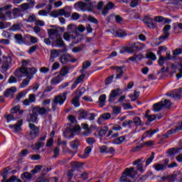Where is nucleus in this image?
Returning a JSON list of instances; mask_svg holds the SVG:
<instances>
[{
	"label": "nucleus",
	"instance_id": "20e7f679",
	"mask_svg": "<svg viewBox=\"0 0 182 182\" xmlns=\"http://www.w3.org/2000/svg\"><path fill=\"white\" fill-rule=\"evenodd\" d=\"M86 92V89L85 87H82L80 90H77L74 92L75 94V97L73 98L71 103L75 106V107H79L80 106V102L79 100L80 97L83 95V93Z\"/></svg>",
	"mask_w": 182,
	"mask_h": 182
},
{
	"label": "nucleus",
	"instance_id": "393cba45",
	"mask_svg": "<svg viewBox=\"0 0 182 182\" xmlns=\"http://www.w3.org/2000/svg\"><path fill=\"white\" fill-rule=\"evenodd\" d=\"M14 40L16 43H18V45H22V43L25 42L23 36H22V34L19 33L14 35Z\"/></svg>",
	"mask_w": 182,
	"mask_h": 182
},
{
	"label": "nucleus",
	"instance_id": "69168bd1",
	"mask_svg": "<svg viewBox=\"0 0 182 182\" xmlns=\"http://www.w3.org/2000/svg\"><path fill=\"white\" fill-rule=\"evenodd\" d=\"M86 141L87 144L92 146V144H95V143H96V139H95L94 137H88L86 139Z\"/></svg>",
	"mask_w": 182,
	"mask_h": 182
},
{
	"label": "nucleus",
	"instance_id": "09e8293b",
	"mask_svg": "<svg viewBox=\"0 0 182 182\" xmlns=\"http://www.w3.org/2000/svg\"><path fill=\"white\" fill-rule=\"evenodd\" d=\"M120 112H122V107L117 106L112 107V113L114 114H120Z\"/></svg>",
	"mask_w": 182,
	"mask_h": 182
},
{
	"label": "nucleus",
	"instance_id": "f704fd0d",
	"mask_svg": "<svg viewBox=\"0 0 182 182\" xmlns=\"http://www.w3.org/2000/svg\"><path fill=\"white\" fill-rule=\"evenodd\" d=\"M180 150L181 149L178 148H172L168 149L167 153L169 156H176V154H178V153H180Z\"/></svg>",
	"mask_w": 182,
	"mask_h": 182
},
{
	"label": "nucleus",
	"instance_id": "338daca9",
	"mask_svg": "<svg viewBox=\"0 0 182 182\" xmlns=\"http://www.w3.org/2000/svg\"><path fill=\"white\" fill-rule=\"evenodd\" d=\"M165 60H166V57H164L163 55L159 56V58L158 60V63L159 66H163V65H164Z\"/></svg>",
	"mask_w": 182,
	"mask_h": 182
},
{
	"label": "nucleus",
	"instance_id": "f03ea898",
	"mask_svg": "<svg viewBox=\"0 0 182 182\" xmlns=\"http://www.w3.org/2000/svg\"><path fill=\"white\" fill-rule=\"evenodd\" d=\"M50 112H51V110L49 107H41L40 106H36L33 108L32 113L30 114L28 122H31L32 123H36L38 114H40L41 116H45L46 113H49Z\"/></svg>",
	"mask_w": 182,
	"mask_h": 182
},
{
	"label": "nucleus",
	"instance_id": "774afa93",
	"mask_svg": "<svg viewBox=\"0 0 182 182\" xmlns=\"http://www.w3.org/2000/svg\"><path fill=\"white\" fill-rule=\"evenodd\" d=\"M176 178H177L176 174L168 175V180L169 182H174L176 181Z\"/></svg>",
	"mask_w": 182,
	"mask_h": 182
},
{
	"label": "nucleus",
	"instance_id": "49530a36",
	"mask_svg": "<svg viewBox=\"0 0 182 182\" xmlns=\"http://www.w3.org/2000/svg\"><path fill=\"white\" fill-rule=\"evenodd\" d=\"M83 48H85V45L83 44L77 47H74L73 48V52L74 53H79V52H82V50H83Z\"/></svg>",
	"mask_w": 182,
	"mask_h": 182
},
{
	"label": "nucleus",
	"instance_id": "7c9ffc66",
	"mask_svg": "<svg viewBox=\"0 0 182 182\" xmlns=\"http://www.w3.org/2000/svg\"><path fill=\"white\" fill-rule=\"evenodd\" d=\"M153 168H154L156 171H163V170H166V166L163 164H154Z\"/></svg>",
	"mask_w": 182,
	"mask_h": 182
},
{
	"label": "nucleus",
	"instance_id": "de8ad7c7",
	"mask_svg": "<svg viewBox=\"0 0 182 182\" xmlns=\"http://www.w3.org/2000/svg\"><path fill=\"white\" fill-rule=\"evenodd\" d=\"M53 156H52L53 159H56L58 158V156H59L60 153V148L58 146H55L53 149Z\"/></svg>",
	"mask_w": 182,
	"mask_h": 182
},
{
	"label": "nucleus",
	"instance_id": "0e129e2a",
	"mask_svg": "<svg viewBox=\"0 0 182 182\" xmlns=\"http://www.w3.org/2000/svg\"><path fill=\"white\" fill-rule=\"evenodd\" d=\"M163 107H166V109H170L171 107V102L168 100H165L164 102H163Z\"/></svg>",
	"mask_w": 182,
	"mask_h": 182
},
{
	"label": "nucleus",
	"instance_id": "473e14b6",
	"mask_svg": "<svg viewBox=\"0 0 182 182\" xmlns=\"http://www.w3.org/2000/svg\"><path fill=\"white\" fill-rule=\"evenodd\" d=\"M69 70H70V67L68 66H64L61 68L60 72V76H66L68 73H69Z\"/></svg>",
	"mask_w": 182,
	"mask_h": 182
},
{
	"label": "nucleus",
	"instance_id": "423d86ee",
	"mask_svg": "<svg viewBox=\"0 0 182 182\" xmlns=\"http://www.w3.org/2000/svg\"><path fill=\"white\" fill-rule=\"evenodd\" d=\"M69 92H64L55 97H54L53 100V103L54 105H60V106H62L65 102H66V99H68V95Z\"/></svg>",
	"mask_w": 182,
	"mask_h": 182
},
{
	"label": "nucleus",
	"instance_id": "bb28decb",
	"mask_svg": "<svg viewBox=\"0 0 182 182\" xmlns=\"http://www.w3.org/2000/svg\"><path fill=\"white\" fill-rule=\"evenodd\" d=\"M92 151L91 146H87L84 150V154L82 155H78L79 157L81 159H87L89 157V154H90V152Z\"/></svg>",
	"mask_w": 182,
	"mask_h": 182
},
{
	"label": "nucleus",
	"instance_id": "864d4df0",
	"mask_svg": "<svg viewBox=\"0 0 182 182\" xmlns=\"http://www.w3.org/2000/svg\"><path fill=\"white\" fill-rule=\"evenodd\" d=\"M42 166L41 165H36L34 168V169L31 170V173L33 174H36L37 173H39L42 170Z\"/></svg>",
	"mask_w": 182,
	"mask_h": 182
},
{
	"label": "nucleus",
	"instance_id": "b1692460",
	"mask_svg": "<svg viewBox=\"0 0 182 182\" xmlns=\"http://www.w3.org/2000/svg\"><path fill=\"white\" fill-rule=\"evenodd\" d=\"M63 9H60L58 10L53 11L50 13V16H53V18H58V16H63Z\"/></svg>",
	"mask_w": 182,
	"mask_h": 182
},
{
	"label": "nucleus",
	"instance_id": "58836bf2",
	"mask_svg": "<svg viewBox=\"0 0 182 182\" xmlns=\"http://www.w3.org/2000/svg\"><path fill=\"white\" fill-rule=\"evenodd\" d=\"M98 103L100 107H103L106 103V95H101L99 97Z\"/></svg>",
	"mask_w": 182,
	"mask_h": 182
},
{
	"label": "nucleus",
	"instance_id": "7ed1b4c3",
	"mask_svg": "<svg viewBox=\"0 0 182 182\" xmlns=\"http://www.w3.org/2000/svg\"><path fill=\"white\" fill-rule=\"evenodd\" d=\"M68 120L71 124H69V126L67 127L66 132H69L70 133H76V132H80L81 128L79 124H76V123H77L76 117L73 115H69Z\"/></svg>",
	"mask_w": 182,
	"mask_h": 182
},
{
	"label": "nucleus",
	"instance_id": "4c0bfd02",
	"mask_svg": "<svg viewBox=\"0 0 182 182\" xmlns=\"http://www.w3.org/2000/svg\"><path fill=\"white\" fill-rule=\"evenodd\" d=\"M114 36L118 38H124V36H127V33L123 30H118L114 32Z\"/></svg>",
	"mask_w": 182,
	"mask_h": 182
},
{
	"label": "nucleus",
	"instance_id": "4468645a",
	"mask_svg": "<svg viewBox=\"0 0 182 182\" xmlns=\"http://www.w3.org/2000/svg\"><path fill=\"white\" fill-rule=\"evenodd\" d=\"M48 36L50 39L55 40L58 38L60 35L59 34V31L55 28H50L48 30Z\"/></svg>",
	"mask_w": 182,
	"mask_h": 182
},
{
	"label": "nucleus",
	"instance_id": "6e6d98bb",
	"mask_svg": "<svg viewBox=\"0 0 182 182\" xmlns=\"http://www.w3.org/2000/svg\"><path fill=\"white\" fill-rule=\"evenodd\" d=\"M147 59H151V60H156L157 59V56H156V54L153 52H150L148 54H146Z\"/></svg>",
	"mask_w": 182,
	"mask_h": 182
},
{
	"label": "nucleus",
	"instance_id": "c03bdc74",
	"mask_svg": "<svg viewBox=\"0 0 182 182\" xmlns=\"http://www.w3.org/2000/svg\"><path fill=\"white\" fill-rule=\"evenodd\" d=\"M157 132H159V129H150L149 131H146L144 134V136H145V137H147V136H149V137H151L153 136V134L157 133Z\"/></svg>",
	"mask_w": 182,
	"mask_h": 182
},
{
	"label": "nucleus",
	"instance_id": "f3484780",
	"mask_svg": "<svg viewBox=\"0 0 182 182\" xmlns=\"http://www.w3.org/2000/svg\"><path fill=\"white\" fill-rule=\"evenodd\" d=\"M33 176V175L29 172H23L21 176V178L24 181V182H30Z\"/></svg>",
	"mask_w": 182,
	"mask_h": 182
},
{
	"label": "nucleus",
	"instance_id": "13d9d810",
	"mask_svg": "<svg viewBox=\"0 0 182 182\" xmlns=\"http://www.w3.org/2000/svg\"><path fill=\"white\" fill-rule=\"evenodd\" d=\"M122 107L124 110H132L133 109V106L130 103H122Z\"/></svg>",
	"mask_w": 182,
	"mask_h": 182
},
{
	"label": "nucleus",
	"instance_id": "37998d69",
	"mask_svg": "<svg viewBox=\"0 0 182 182\" xmlns=\"http://www.w3.org/2000/svg\"><path fill=\"white\" fill-rule=\"evenodd\" d=\"M109 130V127L105 126L103 128H102L99 131V134L101 137H103V136H106V133H107V131Z\"/></svg>",
	"mask_w": 182,
	"mask_h": 182
},
{
	"label": "nucleus",
	"instance_id": "a878e982",
	"mask_svg": "<svg viewBox=\"0 0 182 182\" xmlns=\"http://www.w3.org/2000/svg\"><path fill=\"white\" fill-rule=\"evenodd\" d=\"M143 58H144L143 54L138 53V54H134L132 57H129L128 60H131V62H134V60H137L138 62H140V60H141Z\"/></svg>",
	"mask_w": 182,
	"mask_h": 182
},
{
	"label": "nucleus",
	"instance_id": "aec40b11",
	"mask_svg": "<svg viewBox=\"0 0 182 182\" xmlns=\"http://www.w3.org/2000/svg\"><path fill=\"white\" fill-rule=\"evenodd\" d=\"M12 8L11 5L4 6L0 8V19H5V11L11 9Z\"/></svg>",
	"mask_w": 182,
	"mask_h": 182
},
{
	"label": "nucleus",
	"instance_id": "a18cd8bd",
	"mask_svg": "<svg viewBox=\"0 0 182 182\" xmlns=\"http://www.w3.org/2000/svg\"><path fill=\"white\" fill-rule=\"evenodd\" d=\"M37 19L38 18L35 14H31L30 16H28L27 19H26V21H27L28 23H32L36 22Z\"/></svg>",
	"mask_w": 182,
	"mask_h": 182
},
{
	"label": "nucleus",
	"instance_id": "e2e57ef3",
	"mask_svg": "<svg viewBox=\"0 0 182 182\" xmlns=\"http://www.w3.org/2000/svg\"><path fill=\"white\" fill-rule=\"evenodd\" d=\"M90 66H92V63H90V61H89V60L84 61L82 63V69H84L85 70H86V69L90 68Z\"/></svg>",
	"mask_w": 182,
	"mask_h": 182
},
{
	"label": "nucleus",
	"instance_id": "052dcab7",
	"mask_svg": "<svg viewBox=\"0 0 182 182\" xmlns=\"http://www.w3.org/2000/svg\"><path fill=\"white\" fill-rule=\"evenodd\" d=\"M145 119H147V122L149 123H151V122H154V119H156V114H150L147 117H145Z\"/></svg>",
	"mask_w": 182,
	"mask_h": 182
},
{
	"label": "nucleus",
	"instance_id": "dca6fc26",
	"mask_svg": "<svg viewBox=\"0 0 182 182\" xmlns=\"http://www.w3.org/2000/svg\"><path fill=\"white\" fill-rule=\"evenodd\" d=\"M70 59H72V55H70L69 53H65L60 55V62H61L63 65H66V63L70 62Z\"/></svg>",
	"mask_w": 182,
	"mask_h": 182
},
{
	"label": "nucleus",
	"instance_id": "4d7b16f0",
	"mask_svg": "<svg viewBox=\"0 0 182 182\" xmlns=\"http://www.w3.org/2000/svg\"><path fill=\"white\" fill-rule=\"evenodd\" d=\"M38 48H39V46H38V45H34V46L30 47L28 50V53H29V55H32V53H33V52H36V50L38 49Z\"/></svg>",
	"mask_w": 182,
	"mask_h": 182
},
{
	"label": "nucleus",
	"instance_id": "2f4dec72",
	"mask_svg": "<svg viewBox=\"0 0 182 182\" xmlns=\"http://www.w3.org/2000/svg\"><path fill=\"white\" fill-rule=\"evenodd\" d=\"M39 136V132L31 131L30 133L27 135V139L28 140H33V139H36Z\"/></svg>",
	"mask_w": 182,
	"mask_h": 182
},
{
	"label": "nucleus",
	"instance_id": "9b49d317",
	"mask_svg": "<svg viewBox=\"0 0 182 182\" xmlns=\"http://www.w3.org/2000/svg\"><path fill=\"white\" fill-rule=\"evenodd\" d=\"M120 92V89L117 88L114 90H112L109 94L108 102L109 103H113L114 100H116V97L119 96V92Z\"/></svg>",
	"mask_w": 182,
	"mask_h": 182
},
{
	"label": "nucleus",
	"instance_id": "cd10ccee",
	"mask_svg": "<svg viewBox=\"0 0 182 182\" xmlns=\"http://www.w3.org/2000/svg\"><path fill=\"white\" fill-rule=\"evenodd\" d=\"M21 28H22V23H14L12 26H11L9 28V31L11 32H16V31H21Z\"/></svg>",
	"mask_w": 182,
	"mask_h": 182
},
{
	"label": "nucleus",
	"instance_id": "a211bd4d",
	"mask_svg": "<svg viewBox=\"0 0 182 182\" xmlns=\"http://www.w3.org/2000/svg\"><path fill=\"white\" fill-rule=\"evenodd\" d=\"M62 80H63V78L61 75H58L51 79L50 85H52V86H55V85H59Z\"/></svg>",
	"mask_w": 182,
	"mask_h": 182
},
{
	"label": "nucleus",
	"instance_id": "79ce46f5",
	"mask_svg": "<svg viewBox=\"0 0 182 182\" xmlns=\"http://www.w3.org/2000/svg\"><path fill=\"white\" fill-rule=\"evenodd\" d=\"M132 122H134V124L136 127L143 126V124H144L139 117H134Z\"/></svg>",
	"mask_w": 182,
	"mask_h": 182
},
{
	"label": "nucleus",
	"instance_id": "6ab92c4d",
	"mask_svg": "<svg viewBox=\"0 0 182 182\" xmlns=\"http://www.w3.org/2000/svg\"><path fill=\"white\" fill-rule=\"evenodd\" d=\"M63 16H65V18H70V16H72V6H65L64 8H63Z\"/></svg>",
	"mask_w": 182,
	"mask_h": 182
},
{
	"label": "nucleus",
	"instance_id": "4be33fe9",
	"mask_svg": "<svg viewBox=\"0 0 182 182\" xmlns=\"http://www.w3.org/2000/svg\"><path fill=\"white\" fill-rule=\"evenodd\" d=\"M16 87H11L10 88H8L4 92V97H9L13 93H16Z\"/></svg>",
	"mask_w": 182,
	"mask_h": 182
},
{
	"label": "nucleus",
	"instance_id": "e433bc0d",
	"mask_svg": "<svg viewBox=\"0 0 182 182\" xmlns=\"http://www.w3.org/2000/svg\"><path fill=\"white\" fill-rule=\"evenodd\" d=\"M154 110L155 112H160L161 109H163V101H161L159 102H157L153 105Z\"/></svg>",
	"mask_w": 182,
	"mask_h": 182
},
{
	"label": "nucleus",
	"instance_id": "8fccbe9b",
	"mask_svg": "<svg viewBox=\"0 0 182 182\" xmlns=\"http://www.w3.org/2000/svg\"><path fill=\"white\" fill-rule=\"evenodd\" d=\"M43 146H45V142L38 141L35 144V147L33 149V150H39V149L43 147Z\"/></svg>",
	"mask_w": 182,
	"mask_h": 182
},
{
	"label": "nucleus",
	"instance_id": "5fc2aeb1",
	"mask_svg": "<svg viewBox=\"0 0 182 182\" xmlns=\"http://www.w3.org/2000/svg\"><path fill=\"white\" fill-rule=\"evenodd\" d=\"M110 117H112V115L110 114V113L106 112L102 114V116L100 117L99 119L100 120V119H103L104 120H109Z\"/></svg>",
	"mask_w": 182,
	"mask_h": 182
},
{
	"label": "nucleus",
	"instance_id": "603ef678",
	"mask_svg": "<svg viewBox=\"0 0 182 182\" xmlns=\"http://www.w3.org/2000/svg\"><path fill=\"white\" fill-rule=\"evenodd\" d=\"M29 129H31V132H39V127H36L35 124L33 123H30L28 124Z\"/></svg>",
	"mask_w": 182,
	"mask_h": 182
},
{
	"label": "nucleus",
	"instance_id": "39448f33",
	"mask_svg": "<svg viewBox=\"0 0 182 182\" xmlns=\"http://www.w3.org/2000/svg\"><path fill=\"white\" fill-rule=\"evenodd\" d=\"M134 171V167L127 168L122 173V176L120 178V181L122 182H132L129 178H134L132 173Z\"/></svg>",
	"mask_w": 182,
	"mask_h": 182
},
{
	"label": "nucleus",
	"instance_id": "412c9836",
	"mask_svg": "<svg viewBox=\"0 0 182 182\" xmlns=\"http://www.w3.org/2000/svg\"><path fill=\"white\" fill-rule=\"evenodd\" d=\"M112 69H117V75L115 77V79H122V77L123 76V67H111Z\"/></svg>",
	"mask_w": 182,
	"mask_h": 182
},
{
	"label": "nucleus",
	"instance_id": "3c124183",
	"mask_svg": "<svg viewBox=\"0 0 182 182\" xmlns=\"http://www.w3.org/2000/svg\"><path fill=\"white\" fill-rule=\"evenodd\" d=\"M158 49L157 55H159V56H161V53H163V52L167 51V47H166V46H159Z\"/></svg>",
	"mask_w": 182,
	"mask_h": 182
},
{
	"label": "nucleus",
	"instance_id": "f257e3e1",
	"mask_svg": "<svg viewBox=\"0 0 182 182\" xmlns=\"http://www.w3.org/2000/svg\"><path fill=\"white\" fill-rule=\"evenodd\" d=\"M30 63V60H22L21 68H18L14 71V76H16V77H25L28 73L32 72V69H36L35 67L28 68Z\"/></svg>",
	"mask_w": 182,
	"mask_h": 182
},
{
	"label": "nucleus",
	"instance_id": "2eb2a0df",
	"mask_svg": "<svg viewBox=\"0 0 182 182\" xmlns=\"http://www.w3.org/2000/svg\"><path fill=\"white\" fill-rule=\"evenodd\" d=\"M60 53H62V50H52L50 52V56L49 59L50 62H55V59H56V58H58Z\"/></svg>",
	"mask_w": 182,
	"mask_h": 182
},
{
	"label": "nucleus",
	"instance_id": "680f3d73",
	"mask_svg": "<svg viewBox=\"0 0 182 182\" xmlns=\"http://www.w3.org/2000/svg\"><path fill=\"white\" fill-rule=\"evenodd\" d=\"M21 110V106L20 105H16L14 107L11 108L10 112L12 114H14L15 113H18Z\"/></svg>",
	"mask_w": 182,
	"mask_h": 182
},
{
	"label": "nucleus",
	"instance_id": "5701e85b",
	"mask_svg": "<svg viewBox=\"0 0 182 182\" xmlns=\"http://www.w3.org/2000/svg\"><path fill=\"white\" fill-rule=\"evenodd\" d=\"M74 7L75 9H80V11H82L83 12L86 11V4L83 3V1L77 2L75 4Z\"/></svg>",
	"mask_w": 182,
	"mask_h": 182
},
{
	"label": "nucleus",
	"instance_id": "c756f323",
	"mask_svg": "<svg viewBox=\"0 0 182 182\" xmlns=\"http://www.w3.org/2000/svg\"><path fill=\"white\" fill-rule=\"evenodd\" d=\"M67 31L69 33H77V26L74 24H70L67 27Z\"/></svg>",
	"mask_w": 182,
	"mask_h": 182
},
{
	"label": "nucleus",
	"instance_id": "6e6552de",
	"mask_svg": "<svg viewBox=\"0 0 182 182\" xmlns=\"http://www.w3.org/2000/svg\"><path fill=\"white\" fill-rule=\"evenodd\" d=\"M181 95H182V87L179 89H176L173 91L166 93V96H168L169 97H172L175 100H178L179 99H181Z\"/></svg>",
	"mask_w": 182,
	"mask_h": 182
},
{
	"label": "nucleus",
	"instance_id": "a19ab883",
	"mask_svg": "<svg viewBox=\"0 0 182 182\" xmlns=\"http://www.w3.org/2000/svg\"><path fill=\"white\" fill-rule=\"evenodd\" d=\"M55 39V43L57 46H58V48H63L65 46V42H63V39H62V37L59 36Z\"/></svg>",
	"mask_w": 182,
	"mask_h": 182
},
{
	"label": "nucleus",
	"instance_id": "1a4fd4ad",
	"mask_svg": "<svg viewBox=\"0 0 182 182\" xmlns=\"http://www.w3.org/2000/svg\"><path fill=\"white\" fill-rule=\"evenodd\" d=\"M130 46V53H134V52H140L144 48V44L137 42L133 43Z\"/></svg>",
	"mask_w": 182,
	"mask_h": 182
},
{
	"label": "nucleus",
	"instance_id": "ea45409f",
	"mask_svg": "<svg viewBox=\"0 0 182 182\" xmlns=\"http://www.w3.org/2000/svg\"><path fill=\"white\" fill-rule=\"evenodd\" d=\"M126 140V136H119L115 139L113 140L114 144H122Z\"/></svg>",
	"mask_w": 182,
	"mask_h": 182
},
{
	"label": "nucleus",
	"instance_id": "72a5a7b5",
	"mask_svg": "<svg viewBox=\"0 0 182 182\" xmlns=\"http://www.w3.org/2000/svg\"><path fill=\"white\" fill-rule=\"evenodd\" d=\"M12 15L14 19H16V18H19V16H21V9L18 8H14L11 11V16Z\"/></svg>",
	"mask_w": 182,
	"mask_h": 182
},
{
	"label": "nucleus",
	"instance_id": "c9c22d12",
	"mask_svg": "<svg viewBox=\"0 0 182 182\" xmlns=\"http://www.w3.org/2000/svg\"><path fill=\"white\" fill-rule=\"evenodd\" d=\"M70 166L73 170H79V168H82V164L77 161H72L70 162Z\"/></svg>",
	"mask_w": 182,
	"mask_h": 182
},
{
	"label": "nucleus",
	"instance_id": "bf43d9fd",
	"mask_svg": "<svg viewBox=\"0 0 182 182\" xmlns=\"http://www.w3.org/2000/svg\"><path fill=\"white\" fill-rule=\"evenodd\" d=\"M130 49L131 47L130 46L128 47H123L122 48H121V50H119V53L123 54V53H130Z\"/></svg>",
	"mask_w": 182,
	"mask_h": 182
},
{
	"label": "nucleus",
	"instance_id": "9d476101",
	"mask_svg": "<svg viewBox=\"0 0 182 182\" xmlns=\"http://www.w3.org/2000/svg\"><path fill=\"white\" fill-rule=\"evenodd\" d=\"M12 65V58L10 56L4 59V62L1 66L2 72H6L9 70V67Z\"/></svg>",
	"mask_w": 182,
	"mask_h": 182
},
{
	"label": "nucleus",
	"instance_id": "c85d7f7f",
	"mask_svg": "<svg viewBox=\"0 0 182 182\" xmlns=\"http://www.w3.org/2000/svg\"><path fill=\"white\" fill-rule=\"evenodd\" d=\"M79 146H80V142L77 139L71 142V148H73V150H75V153L73 154V156H75V154L77 153V147H79Z\"/></svg>",
	"mask_w": 182,
	"mask_h": 182
},
{
	"label": "nucleus",
	"instance_id": "ddd939ff",
	"mask_svg": "<svg viewBox=\"0 0 182 182\" xmlns=\"http://www.w3.org/2000/svg\"><path fill=\"white\" fill-rule=\"evenodd\" d=\"M36 102V96L35 94H30L28 98L23 101V105L24 106H29L31 103H35Z\"/></svg>",
	"mask_w": 182,
	"mask_h": 182
},
{
	"label": "nucleus",
	"instance_id": "0eeeda50",
	"mask_svg": "<svg viewBox=\"0 0 182 182\" xmlns=\"http://www.w3.org/2000/svg\"><path fill=\"white\" fill-rule=\"evenodd\" d=\"M31 72L30 73H27V75L24 77H26L24 79L20 85L21 88L26 87L28 85H29V82H31V79H33V75L38 72L37 68H31Z\"/></svg>",
	"mask_w": 182,
	"mask_h": 182
},
{
	"label": "nucleus",
	"instance_id": "f8f14e48",
	"mask_svg": "<svg viewBox=\"0 0 182 182\" xmlns=\"http://www.w3.org/2000/svg\"><path fill=\"white\" fill-rule=\"evenodd\" d=\"M23 124V120L20 119L17 122L16 124L10 125V129H14V133H18L22 130V124Z\"/></svg>",
	"mask_w": 182,
	"mask_h": 182
}]
</instances>
